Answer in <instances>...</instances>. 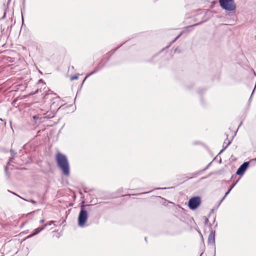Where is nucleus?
I'll return each mask as SVG.
<instances>
[{"mask_svg": "<svg viewBox=\"0 0 256 256\" xmlns=\"http://www.w3.org/2000/svg\"><path fill=\"white\" fill-rule=\"evenodd\" d=\"M44 99H49L51 100L50 103V114L45 117L48 118H52L54 116L58 110L61 108L63 106V101L59 96H56V94L51 96L48 94L46 96Z\"/></svg>", "mask_w": 256, "mask_h": 256, "instance_id": "nucleus-1", "label": "nucleus"}, {"mask_svg": "<svg viewBox=\"0 0 256 256\" xmlns=\"http://www.w3.org/2000/svg\"><path fill=\"white\" fill-rule=\"evenodd\" d=\"M55 160L58 167L62 170V174L65 176H68L70 174V166L66 156L58 152L56 154Z\"/></svg>", "mask_w": 256, "mask_h": 256, "instance_id": "nucleus-2", "label": "nucleus"}, {"mask_svg": "<svg viewBox=\"0 0 256 256\" xmlns=\"http://www.w3.org/2000/svg\"><path fill=\"white\" fill-rule=\"evenodd\" d=\"M220 6L228 11L234 10L236 8V4L233 0H219Z\"/></svg>", "mask_w": 256, "mask_h": 256, "instance_id": "nucleus-3", "label": "nucleus"}, {"mask_svg": "<svg viewBox=\"0 0 256 256\" xmlns=\"http://www.w3.org/2000/svg\"><path fill=\"white\" fill-rule=\"evenodd\" d=\"M88 218V212L84 210L83 206H82L78 217V226L80 227L84 228L86 226Z\"/></svg>", "mask_w": 256, "mask_h": 256, "instance_id": "nucleus-4", "label": "nucleus"}, {"mask_svg": "<svg viewBox=\"0 0 256 256\" xmlns=\"http://www.w3.org/2000/svg\"><path fill=\"white\" fill-rule=\"evenodd\" d=\"M200 204L201 198L200 196L192 197L188 200V206L192 210L197 208Z\"/></svg>", "mask_w": 256, "mask_h": 256, "instance_id": "nucleus-5", "label": "nucleus"}, {"mask_svg": "<svg viewBox=\"0 0 256 256\" xmlns=\"http://www.w3.org/2000/svg\"><path fill=\"white\" fill-rule=\"evenodd\" d=\"M39 108L42 114L47 116L50 112V102L46 104L45 101L44 102L40 104Z\"/></svg>", "mask_w": 256, "mask_h": 256, "instance_id": "nucleus-6", "label": "nucleus"}, {"mask_svg": "<svg viewBox=\"0 0 256 256\" xmlns=\"http://www.w3.org/2000/svg\"><path fill=\"white\" fill-rule=\"evenodd\" d=\"M249 165V162H244L238 168V170L236 171V174L238 175H242L244 174V172L246 170L247 168H248Z\"/></svg>", "mask_w": 256, "mask_h": 256, "instance_id": "nucleus-7", "label": "nucleus"}, {"mask_svg": "<svg viewBox=\"0 0 256 256\" xmlns=\"http://www.w3.org/2000/svg\"><path fill=\"white\" fill-rule=\"evenodd\" d=\"M208 244H209L214 246L215 244V231L212 230L210 232L208 238Z\"/></svg>", "mask_w": 256, "mask_h": 256, "instance_id": "nucleus-8", "label": "nucleus"}, {"mask_svg": "<svg viewBox=\"0 0 256 256\" xmlns=\"http://www.w3.org/2000/svg\"><path fill=\"white\" fill-rule=\"evenodd\" d=\"M47 224H45L44 226H42V228H38L34 230V233H32V234H30V235H29L28 236H27V238H32V236H34L36 235L37 234L40 233L41 231H42L46 227H47Z\"/></svg>", "mask_w": 256, "mask_h": 256, "instance_id": "nucleus-9", "label": "nucleus"}, {"mask_svg": "<svg viewBox=\"0 0 256 256\" xmlns=\"http://www.w3.org/2000/svg\"><path fill=\"white\" fill-rule=\"evenodd\" d=\"M228 136L227 135L226 136V140H224V144H223V148L220 150V154L222 152L226 149V148L231 143V141L229 140H228Z\"/></svg>", "mask_w": 256, "mask_h": 256, "instance_id": "nucleus-10", "label": "nucleus"}, {"mask_svg": "<svg viewBox=\"0 0 256 256\" xmlns=\"http://www.w3.org/2000/svg\"><path fill=\"white\" fill-rule=\"evenodd\" d=\"M210 164H209L205 168H204L195 174H194L193 176L191 178H190L188 179L196 177L197 176L200 175L203 172H204L208 168Z\"/></svg>", "mask_w": 256, "mask_h": 256, "instance_id": "nucleus-11", "label": "nucleus"}, {"mask_svg": "<svg viewBox=\"0 0 256 256\" xmlns=\"http://www.w3.org/2000/svg\"><path fill=\"white\" fill-rule=\"evenodd\" d=\"M97 72V70H94V71H92V72H91L90 74H88V76H86V78H84V80L83 82H82V84L84 82V80L90 76L94 74V73H96V72Z\"/></svg>", "mask_w": 256, "mask_h": 256, "instance_id": "nucleus-12", "label": "nucleus"}, {"mask_svg": "<svg viewBox=\"0 0 256 256\" xmlns=\"http://www.w3.org/2000/svg\"><path fill=\"white\" fill-rule=\"evenodd\" d=\"M10 152H12V157L10 158V159L9 161L8 162V164L12 162V160L13 159L14 156V154H15V153L12 150H10Z\"/></svg>", "mask_w": 256, "mask_h": 256, "instance_id": "nucleus-13", "label": "nucleus"}, {"mask_svg": "<svg viewBox=\"0 0 256 256\" xmlns=\"http://www.w3.org/2000/svg\"><path fill=\"white\" fill-rule=\"evenodd\" d=\"M230 189H229L228 190L226 193V194H225L224 196L223 197V198L220 202L219 204H220L223 201V200L230 193Z\"/></svg>", "mask_w": 256, "mask_h": 256, "instance_id": "nucleus-14", "label": "nucleus"}, {"mask_svg": "<svg viewBox=\"0 0 256 256\" xmlns=\"http://www.w3.org/2000/svg\"><path fill=\"white\" fill-rule=\"evenodd\" d=\"M238 180H237L234 184H233L230 187V188H229L230 189V190H231L233 188L236 186V183L238 182Z\"/></svg>", "mask_w": 256, "mask_h": 256, "instance_id": "nucleus-15", "label": "nucleus"}, {"mask_svg": "<svg viewBox=\"0 0 256 256\" xmlns=\"http://www.w3.org/2000/svg\"><path fill=\"white\" fill-rule=\"evenodd\" d=\"M78 78V76H74L70 78V80H77Z\"/></svg>", "mask_w": 256, "mask_h": 256, "instance_id": "nucleus-16", "label": "nucleus"}, {"mask_svg": "<svg viewBox=\"0 0 256 256\" xmlns=\"http://www.w3.org/2000/svg\"><path fill=\"white\" fill-rule=\"evenodd\" d=\"M182 32H181L180 34H178L176 38L172 42H174L177 39H178L180 36L182 35Z\"/></svg>", "mask_w": 256, "mask_h": 256, "instance_id": "nucleus-17", "label": "nucleus"}, {"mask_svg": "<svg viewBox=\"0 0 256 256\" xmlns=\"http://www.w3.org/2000/svg\"><path fill=\"white\" fill-rule=\"evenodd\" d=\"M54 222H55V221H54V220H51V221L49 222L48 223L46 224H48L47 226H50L51 224H53Z\"/></svg>", "mask_w": 256, "mask_h": 256, "instance_id": "nucleus-18", "label": "nucleus"}, {"mask_svg": "<svg viewBox=\"0 0 256 256\" xmlns=\"http://www.w3.org/2000/svg\"><path fill=\"white\" fill-rule=\"evenodd\" d=\"M30 202H31L32 203V204H36V202L34 200H30Z\"/></svg>", "mask_w": 256, "mask_h": 256, "instance_id": "nucleus-19", "label": "nucleus"}, {"mask_svg": "<svg viewBox=\"0 0 256 256\" xmlns=\"http://www.w3.org/2000/svg\"><path fill=\"white\" fill-rule=\"evenodd\" d=\"M208 218H206V222H205L206 224H207V222H208Z\"/></svg>", "mask_w": 256, "mask_h": 256, "instance_id": "nucleus-20", "label": "nucleus"}, {"mask_svg": "<svg viewBox=\"0 0 256 256\" xmlns=\"http://www.w3.org/2000/svg\"><path fill=\"white\" fill-rule=\"evenodd\" d=\"M44 222V219L40 220V223H43V222Z\"/></svg>", "mask_w": 256, "mask_h": 256, "instance_id": "nucleus-21", "label": "nucleus"}, {"mask_svg": "<svg viewBox=\"0 0 256 256\" xmlns=\"http://www.w3.org/2000/svg\"><path fill=\"white\" fill-rule=\"evenodd\" d=\"M5 16H6V12L4 13V14L2 18V19L4 18H5Z\"/></svg>", "mask_w": 256, "mask_h": 256, "instance_id": "nucleus-22", "label": "nucleus"}, {"mask_svg": "<svg viewBox=\"0 0 256 256\" xmlns=\"http://www.w3.org/2000/svg\"><path fill=\"white\" fill-rule=\"evenodd\" d=\"M208 177V176H206V177H202V178H201V179L203 180V179L207 178Z\"/></svg>", "mask_w": 256, "mask_h": 256, "instance_id": "nucleus-23", "label": "nucleus"}, {"mask_svg": "<svg viewBox=\"0 0 256 256\" xmlns=\"http://www.w3.org/2000/svg\"><path fill=\"white\" fill-rule=\"evenodd\" d=\"M146 192H144V193H143V192H142V193H140V194H146Z\"/></svg>", "mask_w": 256, "mask_h": 256, "instance_id": "nucleus-24", "label": "nucleus"}, {"mask_svg": "<svg viewBox=\"0 0 256 256\" xmlns=\"http://www.w3.org/2000/svg\"><path fill=\"white\" fill-rule=\"evenodd\" d=\"M5 170H6V172L7 171V166H6V167L5 168Z\"/></svg>", "mask_w": 256, "mask_h": 256, "instance_id": "nucleus-25", "label": "nucleus"}, {"mask_svg": "<svg viewBox=\"0 0 256 256\" xmlns=\"http://www.w3.org/2000/svg\"><path fill=\"white\" fill-rule=\"evenodd\" d=\"M252 160H256V158H254V159H252Z\"/></svg>", "mask_w": 256, "mask_h": 256, "instance_id": "nucleus-26", "label": "nucleus"}, {"mask_svg": "<svg viewBox=\"0 0 256 256\" xmlns=\"http://www.w3.org/2000/svg\"><path fill=\"white\" fill-rule=\"evenodd\" d=\"M166 188H160L159 189H166Z\"/></svg>", "mask_w": 256, "mask_h": 256, "instance_id": "nucleus-27", "label": "nucleus"}, {"mask_svg": "<svg viewBox=\"0 0 256 256\" xmlns=\"http://www.w3.org/2000/svg\"><path fill=\"white\" fill-rule=\"evenodd\" d=\"M12 193L14 194H15V195L18 196L16 194H15V193H14V192H12Z\"/></svg>", "mask_w": 256, "mask_h": 256, "instance_id": "nucleus-28", "label": "nucleus"}, {"mask_svg": "<svg viewBox=\"0 0 256 256\" xmlns=\"http://www.w3.org/2000/svg\"><path fill=\"white\" fill-rule=\"evenodd\" d=\"M198 24H194V26H197Z\"/></svg>", "mask_w": 256, "mask_h": 256, "instance_id": "nucleus-29", "label": "nucleus"}, {"mask_svg": "<svg viewBox=\"0 0 256 256\" xmlns=\"http://www.w3.org/2000/svg\"><path fill=\"white\" fill-rule=\"evenodd\" d=\"M254 92V90L252 91V94H253Z\"/></svg>", "mask_w": 256, "mask_h": 256, "instance_id": "nucleus-30", "label": "nucleus"}]
</instances>
